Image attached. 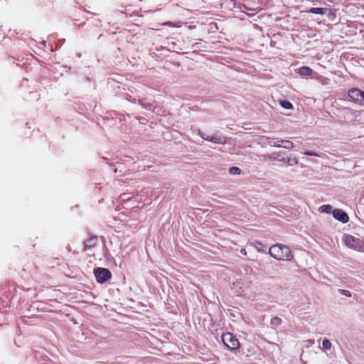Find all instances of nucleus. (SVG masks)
<instances>
[{"instance_id":"1","label":"nucleus","mask_w":364,"mask_h":364,"mask_svg":"<svg viewBox=\"0 0 364 364\" xmlns=\"http://www.w3.org/2000/svg\"><path fill=\"white\" fill-rule=\"evenodd\" d=\"M269 253L277 260L290 261L293 258L289 248L281 244L271 246L269 249Z\"/></svg>"},{"instance_id":"2","label":"nucleus","mask_w":364,"mask_h":364,"mask_svg":"<svg viewBox=\"0 0 364 364\" xmlns=\"http://www.w3.org/2000/svg\"><path fill=\"white\" fill-rule=\"evenodd\" d=\"M344 242L346 246L356 251L361 252L364 250V243L358 237L348 235L345 236Z\"/></svg>"},{"instance_id":"3","label":"nucleus","mask_w":364,"mask_h":364,"mask_svg":"<svg viewBox=\"0 0 364 364\" xmlns=\"http://www.w3.org/2000/svg\"><path fill=\"white\" fill-rule=\"evenodd\" d=\"M222 341L230 350L237 349L240 346L238 340L230 333H224L222 336Z\"/></svg>"},{"instance_id":"4","label":"nucleus","mask_w":364,"mask_h":364,"mask_svg":"<svg viewBox=\"0 0 364 364\" xmlns=\"http://www.w3.org/2000/svg\"><path fill=\"white\" fill-rule=\"evenodd\" d=\"M96 280L99 283H104L111 278L112 274L108 269L98 267L94 270Z\"/></svg>"},{"instance_id":"5","label":"nucleus","mask_w":364,"mask_h":364,"mask_svg":"<svg viewBox=\"0 0 364 364\" xmlns=\"http://www.w3.org/2000/svg\"><path fill=\"white\" fill-rule=\"evenodd\" d=\"M348 95L352 101L362 105L364 101V92L358 88H353L348 91Z\"/></svg>"},{"instance_id":"6","label":"nucleus","mask_w":364,"mask_h":364,"mask_svg":"<svg viewBox=\"0 0 364 364\" xmlns=\"http://www.w3.org/2000/svg\"><path fill=\"white\" fill-rule=\"evenodd\" d=\"M333 217L342 223H347L348 220V215L341 209H335L333 211Z\"/></svg>"},{"instance_id":"7","label":"nucleus","mask_w":364,"mask_h":364,"mask_svg":"<svg viewBox=\"0 0 364 364\" xmlns=\"http://www.w3.org/2000/svg\"><path fill=\"white\" fill-rule=\"evenodd\" d=\"M97 241V238L96 237H92L90 239L87 240L85 242V249L90 250L93 247Z\"/></svg>"},{"instance_id":"8","label":"nucleus","mask_w":364,"mask_h":364,"mask_svg":"<svg viewBox=\"0 0 364 364\" xmlns=\"http://www.w3.org/2000/svg\"><path fill=\"white\" fill-rule=\"evenodd\" d=\"M210 141L215 144H224L226 143V139L224 136L215 135L211 136Z\"/></svg>"},{"instance_id":"9","label":"nucleus","mask_w":364,"mask_h":364,"mask_svg":"<svg viewBox=\"0 0 364 364\" xmlns=\"http://www.w3.org/2000/svg\"><path fill=\"white\" fill-rule=\"evenodd\" d=\"M269 158L273 160H278L279 161H284L285 159L279 152H274L269 155Z\"/></svg>"},{"instance_id":"10","label":"nucleus","mask_w":364,"mask_h":364,"mask_svg":"<svg viewBox=\"0 0 364 364\" xmlns=\"http://www.w3.org/2000/svg\"><path fill=\"white\" fill-rule=\"evenodd\" d=\"M326 9H323V8H318V7H316V8H311L309 10V13H311V14H320V15H323L326 11Z\"/></svg>"},{"instance_id":"11","label":"nucleus","mask_w":364,"mask_h":364,"mask_svg":"<svg viewBox=\"0 0 364 364\" xmlns=\"http://www.w3.org/2000/svg\"><path fill=\"white\" fill-rule=\"evenodd\" d=\"M299 73L301 75H311L312 70L309 67L303 66L299 69Z\"/></svg>"},{"instance_id":"12","label":"nucleus","mask_w":364,"mask_h":364,"mask_svg":"<svg viewBox=\"0 0 364 364\" xmlns=\"http://www.w3.org/2000/svg\"><path fill=\"white\" fill-rule=\"evenodd\" d=\"M331 348V343L329 340L325 338L322 342V350L323 351L328 350Z\"/></svg>"},{"instance_id":"13","label":"nucleus","mask_w":364,"mask_h":364,"mask_svg":"<svg viewBox=\"0 0 364 364\" xmlns=\"http://www.w3.org/2000/svg\"><path fill=\"white\" fill-rule=\"evenodd\" d=\"M319 210L321 213H331L332 210V206L330 205H323L319 208Z\"/></svg>"},{"instance_id":"14","label":"nucleus","mask_w":364,"mask_h":364,"mask_svg":"<svg viewBox=\"0 0 364 364\" xmlns=\"http://www.w3.org/2000/svg\"><path fill=\"white\" fill-rule=\"evenodd\" d=\"M267 140H268V144L269 145H272V146H277V147H282V145L278 144L279 142H282L281 141L282 140L276 141V139L274 138H268Z\"/></svg>"},{"instance_id":"15","label":"nucleus","mask_w":364,"mask_h":364,"mask_svg":"<svg viewBox=\"0 0 364 364\" xmlns=\"http://www.w3.org/2000/svg\"><path fill=\"white\" fill-rule=\"evenodd\" d=\"M229 173L231 175H239L241 173V169L236 166H232L229 168Z\"/></svg>"},{"instance_id":"16","label":"nucleus","mask_w":364,"mask_h":364,"mask_svg":"<svg viewBox=\"0 0 364 364\" xmlns=\"http://www.w3.org/2000/svg\"><path fill=\"white\" fill-rule=\"evenodd\" d=\"M279 104L283 108L286 109H290L292 108V105L289 101L282 100L280 101Z\"/></svg>"},{"instance_id":"17","label":"nucleus","mask_w":364,"mask_h":364,"mask_svg":"<svg viewBox=\"0 0 364 364\" xmlns=\"http://www.w3.org/2000/svg\"><path fill=\"white\" fill-rule=\"evenodd\" d=\"M281 141L284 144V145H282V146L284 149H291L294 147L293 143L290 141L284 140Z\"/></svg>"},{"instance_id":"18","label":"nucleus","mask_w":364,"mask_h":364,"mask_svg":"<svg viewBox=\"0 0 364 364\" xmlns=\"http://www.w3.org/2000/svg\"><path fill=\"white\" fill-rule=\"evenodd\" d=\"M271 324L274 326H278L282 323V319L277 316H275L271 319Z\"/></svg>"},{"instance_id":"19","label":"nucleus","mask_w":364,"mask_h":364,"mask_svg":"<svg viewBox=\"0 0 364 364\" xmlns=\"http://www.w3.org/2000/svg\"><path fill=\"white\" fill-rule=\"evenodd\" d=\"M287 163L289 166H294L298 164V161L296 158H289L287 159Z\"/></svg>"},{"instance_id":"20","label":"nucleus","mask_w":364,"mask_h":364,"mask_svg":"<svg viewBox=\"0 0 364 364\" xmlns=\"http://www.w3.org/2000/svg\"><path fill=\"white\" fill-rule=\"evenodd\" d=\"M339 292L346 296H348V297H350L351 296V293L348 291V290H345V289H339Z\"/></svg>"},{"instance_id":"21","label":"nucleus","mask_w":364,"mask_h":364,"mask_svg":"<svg viewBox=\"0 0 364 364\" xmlns=\"http://www.w3.org/2000/svg\"><path fill=\"white\" fill-rule=\"evenodd\" d=\"M200 136H201L203 139L210 141V139H211V136H210V135H205V134H200Z\"/></svg>"},{"instance_id":"22","label":"nucleus","mask_w":364,"mask_h":364,"mask_svg":"<svg viewBox=\"0 0 364 364\" xmlns=\"http://www.w3.org/2000/svg\"><path fill=\"white\" fill-rule=\"evenodd\" d=\"M304 154H306L307 156H318L316 153L313 152V151H306L304 153Z\"/></svg>"},{"instance_id":"23","label":"nucleus","mask_w":364,"mask_h":364,"mask_svg":"<svg viewBox=\"0 0 364 364\" xmlns=\"http://www.w3.org/2000/svg\"><path fill=\"white\" fill-rule=\"evenodd\" d=\"M240 253H241L242 255H247V252H246V250H245V249H242V250H240Z\"/></svg>"},{"instance_id":"24","label":"nucleus","mask_w":364,"mask_h":364,"mask_svg":"<svg viewBox=\"0 0 364 364\" xmlns=\"http://www.w3.org/2000/svg\"><path fill=\"white\" fill-rule=\"evenodd\" d=\"M307 342L309 343V344H314V340H308Z\"/></svg>"}]
</instances>
